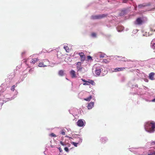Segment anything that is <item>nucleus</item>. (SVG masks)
Segmentation results:
<instances>
[{
    "label": "nucleus",
    "mask_w": 155,
    "mask_h": 155,
    "mask_svg": "<svg viewBox=\"0 0 155 155\" xmlns=\"http://www.w3.org/2000/svg\"><path fill=\"white\" fill-rule=\"evenodd\" d=\"M94 102H91L88 105L87 108L88 109H91L94 106Z\"/></svg>",
    "instance_id": "11"
},
{
    "label": "nucleus",
    "mask_w": 155,
    "mask_h": 155,
    "mask_svg": "<svg viewBox=\"0 0 155 155\" xmlns=\"http://www.w3.org/2000/svg\"><path fill=\"white\" fill-rule=\"evenodd\" d=\"M125 69V68H115L114 70L115 71H123Z\"/></svg>",
    "instance_id": "13"
},
{
    "label": "nucleus",
    "mask_w": 155,
    "mask_h": 155,
    "mask_svg": "<svg viewBox=\"0 0 155 155\" xmlns=\"http://www.w3.org/2000/svg\"><path fill=\"white\" fill-rule=\"evenodd\" d=\"M71 143L75 147H77V144H78V143H76L73 142H71Z\"/></svg>",
    "instance_id": "23"
},
{
    "label": "nucleus",
    "mask_w": 155,
    "mask_h": 155,
    "mask_svg": "<svg viewBox=\"0 0 155 155\" xmlns=\"http://www.w3.org/2000/svg\"><path fill=\"white\" fill-rule=\"evenodd\" d=\"M107 61V60H106L105 59V60H103L102 61H103V62H106Z\"/></svg>",
    "instance_id": "37"
},
{
    "label": "nucleus",
    "mask_w": 155,
    "mask_h": 155,
    "mask_svg": "<svg viewBox=\"0 0 155 155\" xmlns=\"http://www.w3.org/2000/svg\"><path fill=\"white\" fill-rule=\"evenodd\" d=\"M155 73L153 72H151L149 74V78L151 80H154V75Z\"/></svg>",
    "instance_id": "12"
},
{
    "label": "nucleus",
    "mask_w": 155,
    "mask_h": 155,
    "mask_svg": "<svg viewBox=\"0 0 155 155\" xmlns=\"http://www.w3.org/2000/svg\"><path fill=\"white\" fill-rule=\"evenodd\" d=\"M58 149H59V150L60 151V152H62V149L60 147H59Z\"/></svg>",
    "instance_id": "33"
},
{
    "label": "nucleus",
    "mask_w": 155,
    "mask_h": 155,
    "mask_svg": "<svg viewBox=\"0 0 155 155\" xmlns=\"http://www.w3.org/2000/svg\"><path fill=\"white\" fill-rule=\"evenodd\" d=\"M60 143L63 146H64L66 145V144H65V143H64L62 142V141H60Z\"/></svg>",
    "instance_id": "27"
},
{
    "label": "nucleus",
    "mask_w": 155,
    "mask_h": 155,
    "mask_svg": "<svg viewBox=\"0 0 155 155\" xmlns=\"http://www.w3.org/2000/svg\"><path fill=\"white\" fill-rule=\"evenodd\" d=\"M151 44L152 45L153 48V49L155 48V40L153 39L152 41Z\"/></svg>",
    "instance_id": "17"
},
{
    "label": "nucleus",
    "mask_w": 155,
    "mask_h": 155,
    "mask_svg": "<svg viewBox=\"0 0 155 155\" xmlns=\"http://www.w3.org/2000/svg\"><path fill=\"white\" fill-rule=\"evenodd\" d=\"M123 59L122 60L123 61H131L130 60H128L127 59H125V58H123Z\"/></svg>",
    "instance_id": "24"
},
{
    "label": "nucleus",
    "mask_w": 155,
    "mask_h": 155,
    "mask_svg": "<svg viewBox=\"0 0 155 155\" xmlns=\"http://www.w3.org/2000/svg\"><path fill=\"white\" fill-rule=\"evenodd\" d=\"M152 28H150V30L151 31H155V29H152Z\"/></svg>",
    "instance_id": "36"
},
{
    "label": "nucleus",
    "mask_w": 155,
    "mask_h": 155,
    "mask_svg": "<svg viewBox=\"0 0 155 155\" xmlns=\"http://www.w3.org/2000/svg\"><path fill=\"white\" fill-rule=\"evenodd\" d=\"M87 58L88 60H92V57L90 56H88L87 57Z\"/></svg>",
    "instance_id": "29"
},
{
    "label": "nucleus",
    "mask_w": 155,
    "mask_h": 155,
    "mask_svg": "<svg viewBox=\"0 0 155 155\" xmlns=\"http://www.w3.org/2000/svg\"><path fill=\"white\" fill-rule=\"evenodd\" d=\"M145 130L149 133H152L155 131V122L153 121L146 122L144 125Z\"/></svg>",
    "instance_id": "1"
},
{
    "label": "nucleus",
    "mask_w": 155,
    "mask_h": 155,
    "mask_svg": "<svg viewBox=\"0 0 155 155\" xmlns=\"http://www.w3.org/2000/svg\"><path fill=\"white\" fill-rule=\"evenodd\" d=\"M77 68L78 71H81L82 69V67H81V62H78L77 63Z\"/></svg>",
    "instance_id": "9"
},
{
    "label": "nucleus",
    "mask_w": 155,
    "mask_h": 155,
    "mask_svg": "<svg viewBox=\"0 0 155 155\" xmlns=\"http://www.w3.org/2000/svg\"><path fill=\"white\" fill-rule=\"evenodd\" d=\"M15 85H13L12 87H11V90L12 91H14L15 90Z\"/></svg>",
    "instance_id": "28"
},
{
    "label": "nucleus",
    "mask_w": 155,
    "mask_h": 155,
    "mask_svg": "<svg viewBox=\"0 0 155 155\" xmlns=\"http://www.w3.org/2000/svg\"><path fill=\"white\" fill-rule=\"evenodd\" d=\"M83 85H89V84L88 82H86V83H84Z\"/></svg>",
    "instance_id": "34"
},
{
    "label": "nucleus",
    "mask_w": 155,
    "mask_h": 155,
    "mask_svg": "<svg viewBox=\"0 0 155 155\" xmlns=\"http://www.w3.org/2000/svg\"><path fill=\"white\" fill-rule=\"evenodd\" d=\"M64 48L65 49L66 51L67 52H69L70 51V49L69 47L67 46H64Z\"/></svg>",
    "instance_id": "16"
},
{
    "label": "nucleus",
    "mask_w": 155,
    "mask_h": 155,
    "mask_svg": "<svg viewBox=\"0 0 155 155\" xmlns=\"http://www.w3.org/2000/svg\"><path fill=\"white\" fill-rule=\"evenodd\" d=\"M79 139H80V140H81V139H80V138H79Z\"/></svg>",
    "instance_id": "42"
},
{
    "label": "nucleus",
    "mask_w": 155,
    "mask_h": 155,
    "mask_svg": "<svg viewBox=\"0 0 155 155\" xmlns=\"http://www.w3.org/2000/svg\"><path fill=\"white\" fill-rule=\"evenodd\" d=\"M150 5L151 3L150 2L148 3H143L138 5V7L139 8H140L146 6H150Z\"/></svg>",
    "instance_id": "7"
},
{
    "label": "nucleus",
    "mask_w": 155,
    "mask_h": 155,
    "mask_svg": "<svg viewBox=\"0 0 155 155\" xmlns=\"http://www.w3.org/2000/svg\"><path fill=\"white\" fill-rule=\"evenodd\" d=\"M151 145H155V141H152L150 142Z\"/></svg>",
    "instance_id": "26"
},
{
    "label": "nucleus",
    "mask_w": 155,
    "mask_h": 155,
    "mask_svg": "<svg viewBox=\"0 0 155 155\" xmlns=\"http://www.w3.org/2000/svg\"><path fill=\"white\" fill-rule=\"evenodd\" d=\"M49 64V61L48 59H46L43 60V61L39 64L38 66L39 67H46L47 65Z\"/></svg>",
    "instance_id": "3"
},
{
    "label": "nucleus",
    "mask_w": 155,
    "mask_h": 155,
    "mask_svg": "<svg viewBox=\"0 0 155 155\" xmlns=\"http://www.w3.org/2000/svg\"><path fill=\"white\" fill-rule=\"evenodd\" d=\"M107 16V15L106 14H102L98 15H92L91 17V19L94 20L100 19L106 17Z\"/></svg>",
    "instance_id": "2"
},
{
    "label": "nucleus",
    "mask_w": 155,
    "mask_h": 155,
    "mask_svg": "<svg viewBox=\"0 0 155 155\" xmlns=\"http://www.w3.org/2000/svg\"><path fill=\"white\" fill-rule=\"evenodd\" d=\"M117 29L118 31H120L123 29V27L122 26L119 27L117 28Z\"/></svg>",
    "instance_id": "20"
},
{
    "label": "nucleus",
    "mask_w": 155,
    "mask_h": 155,
    "mask_svg": "<svg viewBox=\"0 0 155 155\" xmlns=\"http://www.w3.org/2000/svg\"><path fill=\"white\" fill-rule=\"evenodd\" d=\"M79 139H80V140H81V139H80V138H79Z\"/></svg>",
    "instance_id": "40"
},
{
    "label": "nucleus",
    "mask_w": 155,
    "mask_h": 155,
    "mask_svg": "<svg viewBox=\"0 0 155 155\" xmlns=\"http://www.w3.org/2000/svg\"><path fill=\"white\" fill-rule=\"evenodd\" d=\"M105 55V54L101 53L99 54V56L100 58H104V57Z\"/></svg>",
    "instance_id": "22"
},
{
    "label": "nucleus",
    "mask_w": 155,
    "mask_h": 155,
    "mask_svg": "<svg viewBox=\"0 0 155 155\" xmlns=\"http://www.w3.org/2000/svg\"><path fill=\"white\" fill-rule=\"evenodd\" d=\"M101 69V67L99 65L96 66L94 73L96 75L99 76L100 74Z\"/></svg>",
    "instance_id": "4"
},
{
    "label": "nucleus",
    "mask_w": 155,
    "mask_h": 155,
    "mask_svg": "<svg viewBox=\"0 0 155 155\" xmlns=\"http://www.w3.org/2000/svg\"><path fill=\"white\" fill-rule=\"evenodd\" d=\"M64 150L67 152H68L69 151V150H68V148L67 147H66L64 148Z\"/></svg>",
    "instance_id": "31"
},
{
    "label": "nucleus",
    "mask_w": 155,
    "mask_h": 155,
    "mask_svg": "<svg viewBox=\"0 0 155 155\" xmlns=\"http://www.w3.org/2000/svg\"><path fill=\"white\" fill-rule=\"evenodd\" d=\"M66 131L64 129H62L61 131V134L63 135H64L65 134Z\"/></svg>",
    "instance_id": "19"
},
{
    "label": "nucleus",
    "mask_w": 155,
    "mask_h": 155,
    "mask_svg": "<svg viewBox=\"0 0 155 155\" xmlns=\"http://www.w3.org/2000/svg\"><path fill=\"white\" fill-rule=\"evenodd\" d=\"M92 96L91 95H90L89 97H88L87 98H84V100L86 101H89L91 100L92 99Z\"/></svg>",
    "instance_id": "18"
},
{
    "label": "nucleus",
    "mask_w": 155,
    "mask_h": 155,
    "mask_svg": "<svg viewBox=\"0 0 155 155\" xmlns=\"http://www.w3.org/2000/svg\"><path fill=\"white\" fill-rule=\"evenodd\" d=\"M147 155H155V151H153L150 153H148Z\"/></svg>",
    "instance_id": "21"
},
{
    "label": "nucleus",
    "mask_w": 155,
    "mask_h": 155,
    "mask_svg": "<svg viewBox=\"0 0 155 155\" xmlns=\"http://www.w3.org/2000/svg\"><path fill=\"white\" fill-rule=\"evenodd\" d=\"M152 101L155 102V98L152 100Z\"/></svg>",
    "instance_id": "38"
},
{
    "label": "nucleus",
    "mask_w": 155,
    "mask_h": 155,
    "mask_svg": "<svg viewBox=\"0 0 155 155\" xmlns=\"http://www.w3.org/2000/svg\"><path fill=\"white\" fill-rule=\"evenodd\" d=\"M91 35L93 37H95L96 35V34L95 33H93L91 34Z\"/></svg>",
    "instance_id": "30"
},
{
    "label": "nucleus",
    "mask_w": 155,
    "mask_h": 155,
    "mask_svg": "<svg viewBox=\"0 0 155 155\" xmlns=\"http://www.w3.org/2000/svg\"><path fill=\"white\" fill-rule=\"evenodd\" d=\"M94 82V81L92 80H91L90 82L88 81V83L89 84H93Z\"/></svg>",
    "instance_id": "32"
},
{
    "label": "nucleus",
    "mask_w": 155,
    "mask_h": 155,
    "mask_svg": "<svg viewBox=\"0 0 155 155\" xmlns=\"http://www.w3.org/2000/svg\"><path fill=\"white\" fill-rule=\"evenodd\" d=\"M78 54L80 56L81 61H84L86 58L84 54V53L82 52L79 53Z\"/></svg>",
    "instance_id": "6"
},
{
    "label": "nucleus",
    "mask_w": 155,
    "mask_h": 155,
    "mask_svg": "<svg viewBox=\"0 0 155 155\" xmlns=\"http://www.w3.org/2000/svg\"><path fill=\"white\" fill-rule=\"evenodd\" d=\"M137 24L139 25H141L143 23V21L140 18H137L136 20Z\"/></svg>",
    "instance_id": "8"
},
{
    "label": "nucleus",
    "mask_w": 155,
    "mask_h": 155,
    "mask_svg": "<svg viewBox=\"0 0 155 155\" xmlns=\"http://www.w3.org/2000/svg\"><path fill=\"white\" fill-rule=\"evenodd\" d=\"M70 74L72 78H73L76 77L75 72L74 70H71L70 72Z\"/></svg>",
    "instance_id": "10"
},
{
    "label": "nucleus",
    "mask_w": 155,
    "mask_h": 155,
    "mask_svg": "<svg viewBox=\"0 0 155 155\" xmlns=\"http://www.w3.org/2000/svg\"><path fill=\"white\" fill-rule=\"evenodd\" d=\"M50 136L51 137H56V135L53 133H52L50 134Z\"/></svg>",
    "instance_id": "25"
},
{
    "label": "nucleus",
    "mask_w": 155,
    "mask_h": 155,
    "mask_svg": "<svg viewBox=\"0 0 155 155\" xmlns=\"http://www.w3.org/2000/svg\"><path fill=\"white\" fill-rule=\"evenodd\" d=\"M39 60L38 58H35L32 59L31 61V63L34 64L37 61Z\"/></svg>",
    "instance_id": "14"
},
{
    "label": "nucleus",
    "mask_w": 155,
    "mask_h": 155,
    "mask_svg": "<svg viewBox=\"0 0 155 155\" xmlns=\"http://www.w3.org/2000/svg\"><path fill=\"white\" fill-rule=\"evenodd\" d=\"M69 145H68V146L69 147H70V144H69Z\"/></svg>",
    "instance_id": "39"
},
{
    "label": "nucleus",
    "mask_w": 155,
    "mask_h": 155,
    "mask_svg": "<svg viewBox=\"0 0 155 155\" xmlns=\"http://www.w3.org/2000/svg\"><path fill=\"white\" fill-rule=\"evenodd\" d=\"M79 139H80V140H81V139H80V138H79Z\"/></svg>",
    "instance_id": "41"
},
{
    "label": "nucleus",
    "mask_w": 155,
    "mask_h": 155,
    "mask_svg": "<svg viewBox=\"0 0 155 155\" xmlns=\"http://www.w3.org/2000/svg\"><path fill=\"white\" fill-rule=\"evenodd\" d=\"M77 123L78 126L80 127H82L84 125L85 122L82 119H80L78 120Z\"/></svg>",
    "instance_id": "5"
},
{
    "label": "nucleus",
    "mask_w": 155,
    "mask_h": 155,
    "mask_svg": "<svg viewBox=\"0 0 155 155\" xmlns=\"http://www.w3.org/2000/svg\"><path fill=\"white\" fill-rule=\"evenodd\" d=\"M81 80L82 81H83L84 82H88V81L85 80L84 79H81Z\"/></svg>",
    "instance_id": "35"
},
{
    "label": "nucleus",
    "mask_w": 155,
    "mask_h": 155,
    "mask_svg": "<svg viewBox=\"0 0 155 155\" xmlns=\"http://www.w3.org/2000/svg\"><path fill=\"white\" fill-rule=\"evenodd\" d=\"M58 74L60 76H63L64 74V71L63 70H60L58 72Z\"/></svg>",
    "instance_id": "15"
}]
</instances>
